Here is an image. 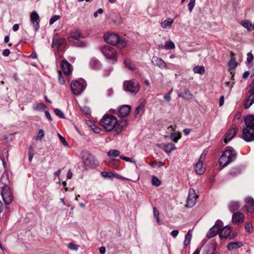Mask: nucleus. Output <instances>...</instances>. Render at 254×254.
Masks as SVG:
<instances>
[{
  "label": "nucleus",
  "instance_id": "obj_25",
  "mask_svg": "<svg viewBox=\"0 0 254 254\" xmlns=\"http://www.w3.org/2000/svg\"><path fill=\"white\" fill-rule=\"evenodd\" d=\"M173 22L174 19L171 18H168L160 23V26L163 29H170Z\"/></svg>",
  "mask_w": 254,
  "mask_h": 254
},
{
  "label": "nucleus",
  "instance_id": "obj_5",
  "mask_svg": "<svg viewBox=\"0 0 254 254\" xmlns=\"http://www.w3.org/2000/svg\"><path fill=\"white\" fill-rule=\"evenodd\" d=\"M81 155L83 163L86 168H94L98 166V163L95 159L94 156L88 151L84 150L82 151Z\"/></svg>",
  "mask_w": 254,
  "mask_h": 254
},
{
  "label": "nucleus",
  "instance_id": "obj_27",
  "mask_svg": "<svg viewBox=\"0 0 254 254\" xmlns=\"http://www.w3.org/2000/svg\"><path fill=\"white\" fill-rule=\"evenodd\" d=\"M163 149L167 153H170L171 152L176 149L175 145L172 143L163 144Z\"/></svg>",
  "mask_w": 254,
  "mask_h": 254
},
{
  "label": "nucleus",
  "instance_id": "obj_53",
  "mask_svg": "<svg viewBox=\"0 0 254 254\" xmlns=\"http://www.w3.org/2000/svg\"><path fill=\"white\" fill-rule=\"evenodd\" d=\"M45 135L44 131L43 129H40L39 131L38 135L36 137L37 139L41 140Z\"/></svg>",
  "mask_w": 254,
  "mask_h": 254
},
{
  "label": "nucleus",
  "instance_id": "obj_22",
  "mask_svg": "<svg viewBox=\"0 0 254 254\" xmlns=\"http://www.w3.org/2000/svg\"><path fill=\"white\" fill-rule=\"evenodd\" d=\"M61 68L65 74L69 75L71 73L72 70L71 64L66 60H63L61 64Z\"/></svg>",
  "mask_w": 254,
  "mask_h": 254
},
{
  "label": "nucleus",
  "instance_id": "obj_54",
  "mask_svg": "<svg viewBox=\"0 0 254 254\" xmlns=\"http://www.w3.org/2000/svg\"><path fill=\"white\" fill-rule=\"evenodd\" d=\"M253 59H254V56L253 55V54L249 52L247 54V61L248 63H251L253 60Z\"/></svg>",
  "mask_w": 254,
  "mask_h": 254
},
{
  "label": "nucleus",
  "instance_id": "obj_30",
  "mask_svg": "<svg viewBox=\"0 0 254 254\" xmlns=\"http://www.w3.org/2000/svg\"><path fill=\"white\" fill-rule=\"evenodd\" d=\"M90 65L92 68L97 69L100 67V63L98 60L93 59L90 62Z\"/></svg>",
  "mask_w": 254,
  "mask_h": 254
},
{
  "label": "nucleus",
  "instance_id": "obj_63",
  "mask_svg": "<svg viewBox=\"0 0 254 254\" xmlns=\"http://www.w3.org/2000/svg\"><path fill=\"white\" fill-rule=\"evenodd\" d=\"M99 252L101 254H105L106 252V248L105 247H102L99 249Z\"/></svg>",
  "mask_w": 254,
  "mask_h": 254
},
{
  "label": "nucleus",
  "instance_id": "obj_19",
  "mask_svg": "<svg viewBox=\"0 0 254 254\" xmlns=\"http://www.w3.org/2000/svg\"><path fill=\"white\" fill-rule=\"evenodd\" d=\"M246 204L244 206L248 212L251 213L254 210V199L247 197L245 198Z\"/></svg>",
  "mask_w": 254,
  "mask_h": 254
},
{
  "label": "nucleus",
  "instance_id": "obj_35",
  "mask_svg": "<svg viewBox=\"0 0 254 254\" xmlns=\"http://www.w3.org/2000/svg\"><path fill=\"white\" fill-rule=\"evenodd\" d=\"M114 172H102L101 175L105 179H113Z\"/></svg>",
  "mask_w": 254,
  "mask_h": 254
},
{
  "label": "nucleus",
  "instance_id": "obj_47",
  "mask_svg": "<svg viewBox=\"0 0 254 254\" xmlns=\"http://www.w3.org/2000/svg\"><path fill=\"white\" fill-rule=\"evenodd\" d=\"M59 81L61 84H64V79L62 76V73L61 71L58 70Z\"/></svg>",
  "mask_w": 254,
  "mask_h": 254
},
{
  "label": "nucleus",
  "instance_id": "obj_29",
  "mask_svg": "<svg viewBox=\"0 0 254 254\" xmlns=\"http://www.w3.org/2000/svg\"><path fill=\"white\" fill-rule=\"evenodd\" d=\"M240 204L238 201H232L229 204V208L232 212L237 210L240 207Z\"/></svg>",
  "mask_w": 254,
  "mask_h": 254
},
{
  "label": "nucleus",
  "instance_id": "obj_7",
  "mask_svg": "<svg viewBox=\"0 0 254 254\" xmlns=\"http://www.w3.org/2000/svg\"><path fill=\"white\" fill-rule=\"evenodd\" d=\"M123 86L125 90L131 93L136 94L139 89V83L135 80L125 81Z\"/></svg>",
  "mask_w": 254,
  "mask_h": 254
},
{
  "label": "nucleus",
  "instance_id": "obj_41",
  "mask_svg": "<svg viewBox=\"0 0 254 254\" xmlns=\"http://www.w3.org/2000/svg\"><path fill=\"white\" fill-rule=\"evenodd\" d=\"M225 85L227 87H228V89L226 90V92L228 95H229L231 92L232 88L233 87L234 82L231 83L230 82L227 81L225 82Z\"/></svg>",
  "mask_w": 254,
  "mask_h": 254
},
{
  "label": "nucleus",
  "instance_id": "obj_62",
  "mask_svg": "<svg viewBox=\"0 0 254 254\" xmlns=\"http://www.w3.org/2000/svg\"><path fill=\"white\" fill-rule=\"evenodd\" d=\"M33 156H34V154H33V150H31L29 151V161H31L32 159H33Z\"/></svg>",
  "mask_w": 254,
  "mask_h": 254
},
{
  "label": "nucleus",
  "instance_id": "obj_10",
  "mask_svg": "<svg viewBox=\"0 0 254 254\" xmlns=\"http://www.w3.org/2000/svg\"><path fill=\"white\" fill-rule=\"evenodd\" d=\"M101 52L107 59H113L116 61L115 49L111 46L105 45L101 48Z\"/></svg>",
  "mask_w": 254,
  "mask_h": 254
},
{
  "label": "nucleus",
  "instance_id": "obj_64",
  "mask_svg": "<svg viewBox=\"0 0 254 254\" xmlns=\"http://www.w3.org/2000/svg\"><path fill=\"white\" fill-rule=\"evenodd\" d=\"M252 93L249 95V100L254 102V91H250Z\"/></svg>",
  "mask_w": 254,
  "mask_h": 254
},
{
  "label": "nucleus",
  "instance_id": "obj_6",
  "mask_svg": "<svg viewBox=\"0 0 254 254\" xmlns=\"http://www.w3.org/2000/svg\"><path fill=\"white\" fill-rule=\"evenodd\" d=\"M85 37L78 29L72 30L70 32V36L68 37L69 42L74 46L84 47L85 45V43L80 41L79 39L84 38Z\"/></svg>",
  "mask_w": 254,
  "mask_h": 254
},
{
  "label": "nucleus",
  "instance_id": "obj_33",
  "mask_svg": "<svg viewBox=\"0 0 254 254\" xmlns=\"http://www.w3.org/2000/svg\"><path fill=\"white\" fill-rule=\"evenodd\" d=\"M193 71L195 73H198L202 75L205 72V68L203 66H195L193 68Z\"/></svg>",
  "mask_w": 254,
  "mask_h": 254
},
{
  "label": "nucleus",
  "instance_id": "obj_8",
  "mask_svg": "<svg viewBox=\"0 0 254 254\" xmlns=\"http://www.w3.org/2000/svg\"><path fill=\"white\" fill-rule=\"evenodd\" d=\"M3 200L6 204H10L13 200V195L8 186L6 185L2 187L1 192Z\"/></svg>",
  "mask_w": 254,
  "mask_h": 254
},
{
  "label": "nucleus",
  "instance_id": "obj_14",
  "mask_svg": "<svg viewBox=\"0 0 254 254\" xmlns=\"http://www.w3.org/2000/svg\"><path fill=\"white\" fill-rule=\"evenodd\" d=\"M198 197L196 195L194 190L190 189L189 191V194L187 200L186 206L191 208L195 204L196 198Z\"/></svg>",
  "mask_w": 254,
  "mask_h": 254
},
{
  "label": "nucleus",
  "instance_id": "obj_2",
  "mask_svg": "<svg viewBox=\"0 0 254 254\" xmlns=\"http://www.w3.org/2000/svg\"><path fill=\"white\" fill-rule=\"evenodd\" d=\"M245 122L246 127L243 130V138L247 142L254 141V115L248 116Z\"/></svg>",
  "mask_w": 254,
  "mask_h": 254
},
{
  "label": "nucleus",
  "instance_id": "obj_4",
  "mask_svg": "<svg viewBox=\"0 0 254 254\" xmlns=\"http://www.w3.org/2000/svg\"><path fill=\"white\" fill-rule=\"evenodd\" d=\"M104 39L107 43L113 45H117L119 48H124L127 44L126 40L121 39L118 34L115 33L105 34Z\"/></svg>",
  "mask_w": 254,
  "mask_h": 254
},
{
  "label": "nucleus",
  "instance_id": "obj_34",
  "mask_svg": "<svg viewBox=\"0 0 254 254\" xmlns=\"http://www.w3.org/2000/svg\"><path fill=\"white\" fill-rule=\"evenodd\" d=\"M242 25L246 28L248 31H252V23L248 20H246L242 21L241 22Z\"/></svg>",
  "mask_w": 254,
  "mask_h": 254
},
{
  "label": "nucleus",
  "instance_id": "obj_3",
  "mask_svg": "<svg viewBox=\"0 0 254 254\" xmlns=\"http://www.w3.org/2000/svg\"><path fill=\"white\" fill-rule=\"evenodd\" d=\"M237 157L236 151L232 148H228L225 150L219 158L220 166L224 168L234 161Z\"/></svg>",
  "mask_w": 254,
  "mask_h": 254
},
{
  "label": "nucleus",
  "instance_id": "obj_58",
  "mask_svg": "<svg viewBox=\"0 0 254 254\" xmlns=\"http://www.w3.org/2000/svg\"><path fill=\"white\" fill-rule=\"evenodd\" d=\"M224 96H222L220 97L219 101V106H222L224 104Z\"/></svg>",
  "mask_w": 254,
  "mask_h": 254
},
{
  "label": "nucleus",
  "instance_id": "obj_24",
  "mask_svg": "<svg viewBox=\"0 0 254 254\" xmlns=\"http://www.w3.org/2000/svg\"><path fill=\"white\" fill-rule=\"evenodd\" d=\"M151 61L154 65L158 66L161 68L163 69L166 67V63L160 58L157 57H153Z\"/></svg>",
  "mask_w": 254,
  "mask_h": 254
},
{
  "label": "nucleus",
  "instance_id": "obj_49",
  "mask_svg": "<svg viewBox=\"0 0 254 254\" xmlns=\"http://www.w3.org/2000/svg\"><path fill=\"white\" fill-rule=\"evenodd\" d=\"M172 92V90L171 89L170 92L165 94L164 95V99L168 102H169L171 100V94Z\"/></svg>",
  "mask_w": 254,
  "mask_h": 254
},
{
  "label": "nucleus",
  "instance_id": "obj_55",
  "mask_svg": "<svg viewBox=\"0 0 254 254\" xmlns=\"http://www.w3.org/2000/svg\"><path fill=\"white\" fill-rule=\"evenodd\" d=\"M91 128L93 130V131L95 133H99L101 130L100 128L96 126L95 125L92 126Z\"/></svg>",
  "mask_w": 254,
  "mask_h": 254
},
{
  "label": "nucleus",
  "instance_id": "obj_39",
  "mask_svg": "<svg viewBox=\"0 0 254 254\" xmlns=\"http://www.w3.org/2000/svg\"><path fill=\"white\" fill-rule=\"evenodd\" d=\"M107 154L110 157H115L119 155L120 151L118 150H111L108 152Z\"/></svg>",
  "mask_w": 254,
  "mask_h": 254
},
{
  "label": "nucleus",
  "instance_id": "obj_40",
  "mask_svg": "<svg viewBox=\"0 0 254 254\" xmlns=\"http://www.w3.org/2000/svg\"><path fill=\"white\" fill-rule=\"evenodd\" d=\"M241 173V169L239 168H233L229 172V174L232 176H236Z\"/></svg>",
  "mask_w": 254,
  "mask_h": 254
},
{
  "label": "nucleus",
  "instance_id": "obj_9",
  "mask_svg": "<svg viewBox=\"0 0 254 254\" xmlns=\"http://www.w3.org/2000/svg\"><path fill=\"white\" fill-rule=\"evenodd\" d=\"M85 88V85L83 81L80 82L78 80H74L71 83V89L75 95H79Z\"/></svg>",
  "mask_w": 254,
  "mask_h": 254
},
{
  "label": "nucleus",
  "instance_id": "obj_52",
  "mask_svg": "<svg viewBox=\"0 0 254 254\" xmlns=\"http://www.w3.org/2000/svg\"><path fill=\"white\" fill-rule=\"evenodd\" d=\"M58 136L61 142L63 143V145L65 146H67L68 143L67 141L65 140V138L60 134H58Z\"/></svg>",
  "mask_w": 254,
  "mask_h": 254
},
{
  "label": "nucleus",
  "instance_id": "obj_60",
  "mask_svg": "<svg viewBox=\"0 0 254 254\" xmlns=\"http://www.w3.org/2000/svg\"><path fill=\"white\" fill-rule=\"evenodd\" d=\"M10 54V51L8 49H5L3 53H2V55L3 56H4V57H7L9 56Z\"/></svg>",
  "mask_w": 254,
  "mask_h": 254
},
{
  "label": "nucleus",
  "instance_id": "obj_26",
  "mask_svg": "<svg viewBox=\"0 0 254 254\" xmlns=\"http://www.w3.org/2000/svg\"><path fill=\"white\" fill-rule=\"evenodd\" d=\"M178 96L187 100L191 99L193 98V96L190 90L186 88L184 89V93L182 94H179Z\"/></svg>",
  "mask_w": 254,
  "mask_h": 254
},
{
  "label": "nucleus",
  "instance_id": "obj_61",
  "mask_svg": "<svg viewBox=\"0 0 254 254\" xmlns=\"http://www.w3.org/2000/svg\"><path fill=\"white\" fill-rule=\"evenodd\" d=\"M249 91H254V79L253 80L251 84L250 85Z\"/></svg>",
  "mask_w": 254,
  "mask_h": 254
},
{
  "label": "nucleus",
  "instance_id": "obj_42",
  "mask_svg": "<svg viewBox=\"0 0 254 254\" xmlns=\"http://www.w3.org/2000/svg\"><path fill=\"white\" fill-rule=\"evenodd\" d=\"M152 184L153 186H159L161 184V182L158 178L153 176L152 178Z\"/></svg>",
  "mask_w": 254,
  "mask_h": 254
},
{
  "label": "nucleus",
  "instance_id": "obj_59",
  "mask_svg": "<svg viewBox=\"0 0 254 254\" xmlns=\"http://www.w3.org/2000/svg\"><path fill=\"white\" fill-rule=\"evenodd\" d=\"M178 233H179L178 230H175L171 232V234L173 237H176L177 236Z\"/></svg>",
  "mask_w": 254,
  "mask_h": 254
},
{
  "label": "nucleus",
  "instance_id": "obj_15",
  "mask_svg": "<svg viewBox=\"0 0 254 254\" xmlns=\"http://www.w3.org/2000/svg\"><path fill=\"white\" fill-rule=\"evenodd\" d=\"M66 46L65 39L55 36L53 39L52 47H57L58 50H62Z\"/></svg>",
  "mask_w": 254,
  "mask_h": 254
},
{
  "label": "nucleus",
  "instance_id": "obj_36",
  "mask_svg": "<svg viewBox=\"0 0 254 254\" xmlns=\"http://www.w3.org/2000/svg\"><path fill=\"white\" fill-rule=\"evenodd\" d=\"M153 215L154 217L156 218L157 222L158 224L160 225L162 224L161 220L159 219V212L157 208L155 207L153 208Z\"/></svg>",
  "mask_w": 254,
  "mask_h": 254
},
{
  "label": "nucleus",
  "instance_id": "obj_12",
  "mask_svg": "<svg viewBox=\"0 0 254 254\" xmlns=\"http://www.w3.org/2000/svg\"><path fill=\"white\" fill-rule=\"evenodd\" d=\"M206 155V154L203 152L194 165V169L196 174L202 175L205 172V168L203 167V161L204 160Z\"/></svg>",
  "mask_w": 254,
  "mask_h": 254
},
{
  "label": "nucleus",
  "instance_id": "obj_32",
  "mask_svg": "<svg viewBox=\"0 0 254 254\" xmlns=\"http://www.w3.org/2000/svg\"><path fill=\"white\" fill-rule=\"evenodd\" d=\"M145 106L143 103L140 104L135 109L134 115L136 117L139 114H142L144 111Z\"/></svg>",
  "mask_w": 254,
  "mask_h": 254
},
{
  "label": "nucleus",
  "instance_id": "obj_37",
  "mask_svg": "<svg viewBox=\"0 0 254 254\" xmlns=\"http://www.w3.org/2000/svg\"><path fill=\"white\" fill-rule=\"evenodd\" d=\"M165 50L174 49L175 45L174 42L171 40L167 41L165 43Z\"/></svg>",
  "mask_w": 254,
  "mask_h": 254
},
{
  "label": "nucleus",
  "instance_id": "obj_11",
  "mask_svg": "<svg viewBox=\"0 0 254 254\" xmlns=\"http://www.w3.org/2000/svg\"><path fill=\"white\" fill-rule=\"evenodd\" d=\"M222 225V221L218 220L216 222V224L211 227L207 233L208 238H211L215 237L219 233L220 230L221 229Z\"/></svg>",
  "mask_w": 254,
  "mask_h": 254
},
{
  "label": "nucleus",
  "instance_id": "obj_45",
  "mask_svg": "<svg viewBox=\"0 0 254 254\" xmlns=\"http://www.w3.org/2000/svg\"><path fill=\"white\" fill-rule=\"evenodd\" d=\"M195 3V0H190L188 4V9L190 12H191L194 7Z\"/></svg>",
  "mask_w": 254,
  "mask_h": 254
},
{
  "label": "nucleus",
  "instance_id": "obj_1",
  "mask_svg": "<svg viewBox=\"0 0 254 254\" xmlns=\"http://www.w3.org/2000/svg\"><path fill=\"white\" fill-rule=\"evenodd\" d=\"M100 124L106 130L110 131L115 129L116 132L119 133L122 131L124 127L127 126L126 121H117L116 117L112 115H105L100 122Z\"/></svg>",
  "mask_w": 254,
  "mask_h": 254
},
{
  "label": "nucleus",
  "instance_id": "obj_21",
  "mask_svg": "<svg viewBox=\"0 0 254 254\" xmlns=\"http://www.w3.org/2000/svg\"><path fill=\"white\" fill-rule=\"evenodd\" d=\"M238 131L237 128H233L229 129L225 134L224 141L227 143L229 141L231 140L236 134Z\"/></svg>",
  "mask_w": 254,
  "mask_h": 254
},
{
  "label": "nucleus",
  "instance_id": "obj_51",
  "mask_svg": "<svg viewBox=\"0 0 254 254\" xmlns=\"http://www.w3.org/2000/svg\"><path fill=\"white\" fill-rule=\"evenodd\" d=\"M254 102L252 101V100H249V97H248L245 104V109H248L249 108H250L252 105V104L254 103Z\"/></svg>",
  "mask_w": 254,
  "mask_h": 254
},
{
  "label": "nucleus",
  "instance_id": "obj_46",
  "mask_svg": "<svg viewBox=\"0 0 254 254\" xmlns=\"http://www.w3.org/2000/svg\"><path fill=\"white\" fill-rule=\"evenodd\" d=\"M125 64L127 68L131 70L134 69V66L133 64H132L129 61L125 60Z\"/></svg>",
  "mask_w": 254,
  "mask_h": 254
},
{
  "label": "nucleus",
  "instance_id": "obj_20",
  "mask_svg": "<svg viewBox=\"0 0 254 254\" xmlns=\"http://www.w3.org/2000/svg\"><path fill=\"white\" fill-rule=\"evenodd\" d=\"M232 218L234 224H239L244 222V215L242 213L237 212L233 214Z\"/></svg>",
  "mask_w": 254,
  "mask_h": 254
},
{
  "label": "nucleus",
  "instance_id": "obj_28",
  "mask_svg": "<svg viewBox=\"0 0 254 254\" xmlns=\"http://www.w3.org/2000/svg\"><path fill=\"white\" fill-rule=\"evenodd\" d=\"M242 246V243L240 242H231L227 245L228 250H232L238 249Z\"/></svg>",
  "mask_w": 254,
  "mask_h": 254
},
{
  "label": "nucleus",
  "instance_id": "obj_48",
  "mask_svg": "<svg viewBox=\"0 0 254 254\" xmlns=\"http://www.w3.org/2000/svg\"><path fill=\"white\" fill-rule=\"evenodd\" d=\"M245 229L250 233L252 232V225L251 223L247 222L245 225Z\"/></svg>",
  "mask_w": 254,
  "mask_h": 254
},
{
  "label": "nucleus",
  "instance_id": "obj_17",
  "mask_svg": "<svg viewBox=\"0 0 254 254\" xmlns=\"http://www.w3.org/2000/svg\"><path fill=\"white\" fill-rule=\"evenodd\" d=\"M30 20L35 30L37 31L39 28L40 17L37 12L34 11L31 13Z\"/></svg>",
  "mask_w": 254,
  "mask_h": 254
},
{
  "label": "nucleus",
  "instance_id": "obj_57",
  "mask_svg": "<svg viewBox=\"0 0 254 254\" xmlns=\"http://www.w3.org/2000/svg\"><path fill=\"white\" fill-rule=\"evenodd\" d=\"M120 158L121 159H123V160H126V161H128V162H133V161L132 160V158H129V157H126V156H121Z\"/></svg>",
  "mask_w": 254,
  "mask_h": 254
},
{
  "label": "nucleus",
  "instance_id": "obj_13",
  "mask_svg": "<svg viewBox=\"0 0 254 254\" xmlns=\"http://www.w3.org/2000/svg\"><path fill=\"white\" fill-rule=\"evenodd\" d=\"M231 234V230L228 226H226L222 229L220 230L219 235L220 238H234L237 236V233L233 232Z\"/></svg>",
  "mask_w": 254,
  "mask_h": 254
},
{
  "label": "nucleus",
  "instance_id": "obj_43",
  "mask_svg": "<svg viewBox=\"0 0 254 254\" xmlns=\"http://www.w3.org/2000/svg\"><path fill=\"white\" fill-rule=\"evenodd\" d=\"M61 18L60 15H55L53 16L50 19L49 24L50 25L53 24L56 21L59 20Z\"/></svg>",
  "mask_w": 254,
  "mask_h": 254
},
{
  "label": "nucleus",
  "instance_id": "obj_44",
  "mask_svg": "<svg viewBox=\"0 0 254 254\" xmlns=\"http://www.w3.org/2000/svg\"><path fill=\"white\" fill-rule=\"evenodd\" d=\"M68 248L72 251H77L79 247V245H75L72 243H70L68 245Z\"/></svg>",
  "mask_w": 254,
  "mask_h": 254
},
{
  "label": "nucleus",
  "instance_id": "obj_23",
  "mask_svg": "<svg viewBox=\"0 0 254 254\" xmlns=\"http://www.w3.org/2000/svg\"><path fill=\"white\" fill-rule=\"evenodd\" d=\"M131 108L129 105H123L119 109L118 115L121 117L127 116L130 112Z\"/></svg>",
  "mask_w": 254,
  "mask_h": 254
},
{
  "label": "nucleus",
  "instance_id": "obj_56",
  "mask_svg": "<svg viewBox=\"0 0 254 254\" xmlns=\"http://www.w3.org/2000/svg\"><path fill=\"white\" fill-rule=\"evenodd\" d=\"M103 9L102 8L98 9L96 11H95L94 13V16L95 17H97L98 16V14H102L103 13Z\"/></svg>",
  "mask_w": 254,
  "mask_h": 254
},
{
  "label": "nucleus",
  "instance_id": "obj_31",
  "mask_svg": "<svg viewBox=\"0 0 254 254\" xmlns=\"http://www.w3.org/2000/svg\"><path fill=\"white\" fill-rule=\"evenodd\" d=\"M182 137L181 133L180 132H174L171 133L170 138L175 143H177L179 139Z\"/></svg>",
  "mask_w": 254,
  "mask_h": 254
},
{
  "label": "nucleus",
  "instance_id": "obj_38",
  "mask_svg": "<svg viewBox=\"0 0 254 254\" xmlns=\"http://www.w3.org/2000/svg\"><path fill=\"white\" fill-rule=\"evenodd\" d=\"M46 108L45 105L42 103H36L33 105V109L36 111H40Z\"/></svg>",
  "mask_w": 254,
  "mask_h": 254
},
{
  "label": "nucleus",
  "instance_id": "obj_18",
  "mask_svg": "<svg viewBox=\"0 0 254 254\" xmlns=\"http://www.w3.org/2000/svg\"><path fill=\"white\" fill-rule=\"evenodd\" d=\"M202 247L206 254H214L216 249V243L214 241H212L208 244L203 245Z\"/></svg>",
  "mask_w": 254,
  "mask_h": 254
},
{
  "label": "nucleus",
  "instance_id": "obj_16",
  "mask_svg": "<svg viewBox=\"0 0 254 254\" xmlns=\"http://www.w3.org/2000/svg\"><path fill=\"white\" fill-rule=\"evenodd\" d=\"M230 57V60L228 63V66L230 74L232 75L231 79L234 80V72L232 70L234 69L237 66L238 64L235 58V54L233 52H231Z\"/></svg>",
  "mask_w": 254,
  "mask_h": 254
},
{
  "label": "nucleus",
  "instance_id": "obj_50",
  "mask_svg": "<svg viewBox=\"0 0 254 254\" xmlns=\"http://www.w3.org/2000/svg\"><path fill=\"white\" fill-rule=\"evenodd\" d=\"M55 113L58 116H59L61 118H64V114L61 110H60L59 109H56L55 110Z\"/></svg>",
  "mask_w": 254,
  "mask_h": 254
}]
</instances>
